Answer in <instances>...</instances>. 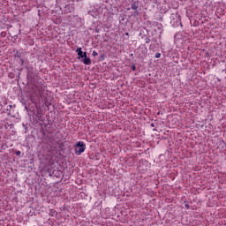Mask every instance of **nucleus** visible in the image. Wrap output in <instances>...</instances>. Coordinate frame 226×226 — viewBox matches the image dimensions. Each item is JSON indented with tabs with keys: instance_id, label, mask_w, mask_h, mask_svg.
<instances>
[{
	"instance_id": "14",
	"label": "nucleus",
	"mask_w": 226,
	"mask_h": 226,
	"mask_svg": "<svg viewBox=\"0 0 226 226\" xmlns=\"http://www.w3.org/2000/svg\"><path fill=\"white\" fill-rule=\"evenodd\" d=\"M101 59H105V56H101Z\"/></svg>"
},
{
	"instance_id": "10",
	"label": "nucleus",
	"mask_w": 226,
	"mask_h": 226,
	"mask_svg": "<svg viewBox=\"0 0 226 226\" xmlns=\"http://www.w3.org/2000/svg\"><path fill=\"white\" fill-rule=\"evenodd\" d=\"M21 154H22V152L17 151V152H16V156H20Z\"/></svg>"
},
{
	"instance_id": "15",
	"label": "nucleus",
	"mask_w": 226,
	"mask_h": 226,
	"mask_svg": "<svg viewBox=\"0 0 226 226\" xmlns=\"http://www.w3.org/2000/svg\"><path fill=\"white\" fill-rule=\"evenodd\" d=\"M125 35H128V33H126Z\"/></svg>"
},
{
	"instance_id": "6",
	"label": "nucleus",
	"mask_w": 226,
	"mask_h": 226,
	"mask_svg": "<svg viewBox=\"0 0 226 226\" xmlns=\"http://www.w3.org/2000/svg\"><path fill=\"white\" fill-rule=\"evenodd\" d=\"M15 57H18L19 59H22V54H20L19 51H16Z\"/></svg>"
},
{
	"instance_id": "11",
	"label": "nucleus",
	"mask_w": 226,
	"mask_h": 226,
	"mask_svg": "<svg viewBox=\"0 0 226 226\" xmlns=\"http://www.w3.org/2000/svg\"><path fill=\"white\" fill-rule=\"evenodd\" d=\"M20 59V62H21V64H24V58H19Z\"/></svg>"
},
{
	"instance_id": "13",
	"label": "nucleus",
	"mask_w": 226,
	"mask_h": 226,
	"mask_svg": "<svg viewBox=\"0 0 226 226\" xmlns=\"http://www.w3.org/2000/svg\"><path fill=\"white\" fill-rule=\"evenodd\" d=\"M132 69L133 70V72H135V65H132Z\"/></svg>"
},
{
	"instance_id": "7",
	"label": "nucleus",
	"mask_w": 226,
	"mask_h": 226,
	"mask_svg": "<svg viewBox=\"0 0 226 226\" xmlns=\"http://www.w3.org/2000/svg\"><path fill=\"white\" fill-rule=\"evenodd\" d=\"M155 57L156 59H160V57H162V53H156Z\"/></svg>"
},
{
	"instance_id": "8",
	"label": "nucleus",
	"mask_w": 226,
	"mask_h": 226,
	"mask_svg": "<svg viewBox=\"0 0 226 226\" xmlns=\"http://www.w3.org/2000/svg\"><path fill=\"white\" fill-rule=\"evenodd\" d=\"M92 56H94V57H96V56H98V52H96V50H94Z\"/></svg>"
},
{
	"instance_id": "12",
	"label": "nucleus",
	"mask_w": 226,
	"mask_h": 226,
	"mask_svg": "<svg viewBox=\"0 0 226 226\" xmlns=\"http://www.w3.org/2000/svg\"><path fill=\"white\" fill-rule=\"evenodd\" d=\"M151 41V40L150 39H147V41H146V43H149Z\"/></svg>"
},
{
	"instance_id": "5",
	"label": "nucleus",
	"mask_w": 226,
	"mask_h": 226,
	"mask_svg": "<svg viewBox=\"0 0 226 226\" xmlns=\"http://www.w3.org/2000/svg\"><path fill=\"white\" fill-rule=\"evenodd\" d=\"M131 8L132 10H138L139 5L137 4V3H132Z\"/></svg>"
},
{
	"instance_id": "9",
	"label": "nucleus",
	"mask_w": 226,
	"mask_h": 226,
	"mask_svg": "<svg viewBox=\"0 0 226 226\" xmlns=\"http://www.w3.org/2000/svg\"><path fill=\"white\" fill-rule=\"evenodd\" d=\"M185 207L187 208V209H190V204L185 203Z\"/></svg>"
},
{
	"instance_id": "2",
	"label": "nucleus",
	"mask_w": 226,
	"mask_h": 226,
	"mask_svg": "<svg viewBox=\"0 0 226 226\" xmlns=\"http://www.w3.org/2000/svg\"><path fill=\"white\" fill-rule=\"evenodd\" d=\"M73 147L75 155L80 156L86 151V143L84 141H78Z\"/></svg>"
},
{
	"instance_id": "4",
	"label": "nucleus",
	"mask_w": 226,
	"mask_h": 226,
	"mask_svg": "<svg viewBox=\"0 0 226 226\" xmlns=\"http://www.w3.org/2000/svg\"><path fill=\"white\" fill-rule=\"evenodd\" d=\"M49 216H57V211L51 209L49 213Z\"/></svg>"
},
{
	"instance_id": "1",
	"label": "nucleus",
	"mask_w": 226,
	"mask_h": 226,
	"mask_svg": "<svg viewBox=\"0 0 226 226\" xmlns=\"http://www.w3.org/2000/svg\"><path fill=\"white\" fill-rule=\"evenodd\" d=\"M76 52L79 57H81L83 64H87V66L91 65V58L87 56V52L82 51V48H77Z\"/></svg>"
},
{
	"instance_id": "3",
	"label": "nucleus",
	"mask_w": 226,
	"mask_h": 226,
	"mask_svg": "<svg viewBox=\"0 0 226 226\" xmlns=\"http://www.w3.org/2000/svg\"><path fill=\"white\" fill-rule=\"evenodd\" d=\"M170 24L173 27H179V26H183V24L181 23V17L177 14H172Z\"/></svg>"
}]
</instances>
